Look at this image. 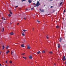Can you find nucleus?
Here are the masks:
<instances>
[{
  "mask_svg": "<svg viewBox=\"0 0 66 66\" xmlns=\"http://www.w3.org/2000/svg\"><path fill=\"white\" fill-rule=\"evenodd\" d=\"M39 5H40V4L39 3V1H38L37 3L35 4V6H34V7H35L36 6H38Z\"/></svg>",
  "mask_w": 66,
  "mask_h": 66,
  "instance_id": "obj_1",
  "label": "nucleus"
},
{
  "mask_svg": "<svg viewBox=\"0 0 66 66\" xmlns=\"http://www.w3.org/2000/svg\"><path fill=\"white\" fill-rule=\"evenodd\" d=\"M66 58H65V56L64 55H63V59H62V60L63 61H64L65 60H66Z\"/></svg>",
  "mask_w": 66,
  "mask_h": 66,
  "instance_id": "obj_2",
  "label": "nucleus"
},
{
  "mask_svg": "<svg viewBox=\"0 0 66 66\" xmlns=\"http://www.w3.org/2000/svg\"><path fill=\"white\" fill-rule=\"evenodd\" d=\"M21 47H24V44H22L21 46Z\"/></svg>",
  "mask_w": 66,
  "mask_h": 66,
  "instance_id": "obj_3",
  "label": "nucleus"
},
{
  "mask_svg": "<svg viewBox=\"0 0 66 66\" xmlns=\"http://www.w3.org/2000/svg\"><path fill=\"white\" fill-rule=\"evenodd\" d=\"M63 39L62 38H60V39L59 41L60 42H61V41Z\"/></svg>",
  "mask_w": 66,
  "mask_h": 66,
  "instance_id": "obj_4",
  "label": "nucleus"
},
{
  "mask_svg": "<svg viewBox=\"0 0 66 66\" xmlns=\"http://www.w3.org/2000/svg\"><path fill=\"white\" fill-rule=\"evenodd\" d=\"M30 48H31V47H30V46H27V49H30Z\"/></svg>",
  "mask_w": 66,
  "mask_h": 66,
  "instance_id": "obj_5",
  "label": "nucleus"
},
{
  "mask_svg": "<svg viewBox=\"0 0 66 66\" xmlns=\"http://www.w3.org/2000/svg\"><path fill=\"white\" fill-rule=\"evenodd\" d=\"M29 58L30 59H32V56H30L29 57Z\"/></svg>",
  "mask_w": 66,
  "mask_h": 66,
  "instance_id": "obj_6",
  "label": "nucleus"
},
{
  "mask_svg": "<svg viewBox=\"0 0 66 66\" xmlns=\"http://www.w3.org/2000/svg\"><path fill=\"white\" fill-rule=\"evenodd\" d=\"M28 2H29V3H31L32 1H30V0H28Z\"/></svg>",
  "mask_w": 66,
  "mask_h": 66,
  "instance_id": "obj_7",
  "label": "nucleus"
},
{
  "mask_svg": "<svg viewBox=\"0 0 66 66\" xmlns=\"http://www.w3.org/2000/svg\"><path fill=\"white\" fill-rule=\"evenodd\" d=\"M9 13L10 14H12V12L11 11V10L9 11Z\"/></svg>",
  "mask_w": 66,
  "mask_h": 66,
  "instance_id": "obj_8",
  "label": "nucleus"
},
{
  "mask_svg": "<svg viewBox=\"0 0 66 66\" xmlns=\"http://www.w3.org/2000/svg\"><path fill=\"white\" fill-rule=\"evenodd\" d=\"M25 34H24V32H23L22 33V36H24Z\"/></svg>",
  "mask_w": 66,
  "mask_h": 66,
  "instance_id": "obj_9",
  "label": "nucleus"
},
{
  "mask_svg": "<svg viewBox=\"0 0 66 66\" xmlns=\"http://www.w3.org/2000/svg\"><path fill=\"white\" fill-rule=\"evenodd\" d=\"M42 53H45V52H46V51H45V50H43V51H42Z\"/></svg>",
  "mask_w": 66,
  "mask_h": 66,
  "instance_id": "obj_10",
  "label": "nucleus"
},
{
  "mask_svg": "<svg viewBox=\"0 0 66 66\" xmlns=\"http://www.w3.org/2000/svg\"><path fill=\"white\" fill-rule=\"evenodd\" d=\"M10 35H13L14 33L13 32H11L10 34Z\"/></svg>",
  "mask_w": 66,
  "mask_h": 66,
  "instance_id": "obj_11",
  "label": "nucleus"
},
{
  "mask_svg": "<svg viewBox=\"0 0 66 66\" xmlns=\"http://www.w3.org/2000/svg\"><path fill=\"white\" fill-rule=\"evenodd\" d=\"M23 59H25V60H26V59H27V57H23Z\"/></svg>",
  "mask_w": 66,
  "mask_h": 66,
  "instance_id": "obj_12",
  "label": "nucleus"
},
{
  "mask_svg": "<svg viewBox=\"0 0 66 66\" xmlns=\"http://www.w3.org/2000/svg\"><path fill=\"white\" fill-rule=\"evenodd\" d=\"M9 46H7L6 47V49H8L9 48Z\"/></svg>",
  "mask_w": 66,
  "mask_h": 66,
  "instance_id": "obj_13",
  "label": "nucleus"
},
{
  "mask_svg": "<svg viewBox=\"0 0 66 66\" xmlns=\"http://www.w3.org/2000/svg\"><path fill=\"white\" fill-rule=\"evenodd\" d=\"M23 31H24V32H26V31H27V30H25V29H23Z\"/></svg>",
  "mask_w": 66,
  "mask_h": 66,
  "instance_id": "obj_14",
  "label": "nucleus"
},
{
  "mask_svg": "<svg viewBox=\"0 0 66 66\" xmlns=\"http://www.w3.org/2000/svg\"><path fill=\"white\" fill-rule=\"evenodd\" d=\"M8 52H10V51L8 50L6 52V53L7 54L8 53Z\"/></svg>",
  "mask_w": 66,
  "mask_h": 66,
  "instance_id": "obj_15",
  "label": "nucleus"
},
{
  "mask_svg": "<svg viewBox=\"0 0 66 66\" xmlns=\"http://www.w3.org/2000/svg\"><path fill=\"white\" fill-rule=\"evenodd\" d=\"M2 47H3V49H4V48H5V47H4V45Z\"/></svg>",
  "mask_w": 66,
  "mask_h": 66,
  "instance_id": "obj_16",
  "label": "nucleus"
},
{
  "mask_svg": "<svg viewBox=\"0 0 66 66\" xmlns=\"http://www.w3.org/2000/svg\"><path fill=\"white\" fill-rule=\"evenodd\" d=\"M49 53L50 54H52L53 53L52 52H50Z\"/></svg>",
  "mask_w": 66,
  "mask_h": 66,
  "instance_id": "obj_17",
  "label": "nucleus"
},
{
  "mask_svg": "<svg viewBox=\"0 0 66 66\" xmlns=\"http://www.w3.org/2000/svg\"><path fill=\"white\" fill-rule=\"evenodd\" d=\"M59 45H60V44H59L58 46V48H60V46Z\"/></svg>",
  "mask_w": 66,
  "mask_h": 66,
  "instance_id": "obj_18",
  "label": "nucleus"
},
{
  "mask_svg": "<svg viewBox=\"0 0 66 66\" xmlns=\"http://www.w3.org/2000/svg\"><path fill=\"white\" fill-rule=\"evenodd\" d=\"M62 3H63V2L60 3V5H62Z\"/></svg>",
  "mask_w": 66,
  "mask_h": 66,
  "instance_id": "obj_19",
  "label": "nucleus"
},
{
  "mask_svg": "<svg viewBox=\"0 0 66 66\" xmlns=\"http://www.w3.org/2000/svg\"><path fill=\"white\" fill-rule=\"evenodd\" d=\"M39 53H40V51H39L38 52H37V54H39Z\"/></svg>",
  "mask_w": 66,
  "mask_h": 66,
  "instance_id": "obj_20",
  "label": "nucleus"
},
{
  "mask_svg": "<svg viewBox=\"0 0 66 66\" xmlns=\"http://www.w3.org/2000/svg\"><path fill=\"white\" fill-rule=\"evenodd\" d=\"M10 64H11V63H12V61H10Z\"/></svg>",
  "mask_w": 66,
  "mask_h": 66,
  "instance_id": "obj_21",
  "label": "nucleus"
},
{
  "mask_svg": "<svg viewBox=\"0 0 66 66\" xmlns=\"http://www.w3.org/2000/svg\"><path fill=\"white\" fill-rule=\"evenodd\" d=\"M9 17H10V16H12V15H11L10 14H9Z\"/></svg>",
  "mask_w": 66,
  "mask_h": 66,
  "instance_id": "obj_22",
  "label": "nucleus"
},
{
  "mask_svg": "<svg viewBox=\"0 0 66 66\" xmlns=\"http://www.w3.org/2000/svg\"><path fill=\"white\" fill-rule=\"evenodd\" d=\"M56 28H59V26H56Z\"/></svg>",
  "mask_w": 66,
  "mask_h": 66,
  "instance_id": "obj_23",
  "label": "nucleus"
},
{
  "mask_svg": "<svg viewBox=\"0 0 66 66\" xmlns=\"http://www.w3.org/2000/svg\"><path fill=\"white\" fill-rule=\"evenodd\" d=\"M26 1V0H22V2H23V1Z\"/></svg>",
  "mask_w": 66,
  "mask_h": 66,
  "instance_id": "obj_24",
  "label": "nucleus"
},
{
  "mask_svg": "<svg viewBox=\"0 0 66 66\" xmlns=\"http://www.w3.org/2000/svg\"><path fill=\"white\" fill-rule=\"evenodd\" d=\"M37 22H40V21H38V20H37Z\"/></svg>",
  "mask_w": 66,
  "mask_h": 66,
  "instance_id": "obj_25",
  "label": "nucleus"
},
{
  "mask_svg": "<svg viewBox=\"0 0 66 66\" xmlns=\"http://www.w3.org/2000/svg\"><path fill=\"white\" fill-rule=\"evenodd\" d=\"M4 28H3V31H2V32H3V31H4Z\"/></svg>",
  "mask_w": 66,
  "mask_h": 66,
  "instance_id": "obj_26",
  "label": "nucleus"
},
{
  "mask_svg": "<svg viewBox=\"0 0 66 66\" xmlns=\"http://www.w3.org/2000/svg\"><path fill=\"white\" fill-rule=\"evenodd\" d=\"M44 12V10H42V12Z\"/></svg>",
  "mask_w": 66,
  "mask_h": 66,
  "instance_id": "obj_27",
  "label": "nucleus"
},
{
  "mask_svg": "<svg viewBox=\"0 0 66 66\" xmlns=\"http://www.w3.org/2000/svg\"><path fill=\"white\" fill-rule=\"evenodd\" d=\"M23 18L24 19L26 20V19H27V18Z\"/></svg>",
  "mask_w": 66,
  "mask_h": 66,
  "instance_id": "obj_28",
  "label": "nucleus"
},
{
  "mask_svg": "<svg viewBox=\"0 0 66 66\" xmlns=\"http://www.w3.org/2000/svg\"><path fill=\"white\" fill-rule=\"evenodd\" d=\"M25 54V53H22L21 54V55H24Z\"/></svg>",
  "mask_w": 66,
  "mask_h": 66,
  "instance_id": "obj_29",
  "label": "nucleus"
},
{
  "mask_svg": "<svg viewBox=\"0 0 66 66\" xmlns=\"http://www.w3.org/2000/svg\"><path fill=\"white\" fill-rule=\"evenodd\" d=\"M17 7H18V6H16L15 7V8H17Z\"/></svg>",
  "mask_w": 66,
  "mask_h": 66,
  "instance_id": "obj_30",
  "label": "nucleus"
},
{
  "mask_svg": "<svg viewBox=\"0 0 66 66\" xmlns=\"http://www.w3.org/2000/svg\"><path fill=\"white\" fill-rule=\"evenodd\" d=\"M65 9H64V10L63 13H65Z\"/></svg>",
  "mask_w": 66,
  "mask_h": 66,
  "instance_id": "obj_31",
  "label": "nucleus"
},
{
  "mask_svg": "<svg viewBox=\"0 0 66 66\" xmlns=\"http://www.w3.org/2000/svg\"><path fill=\"white\" fill-rule=\"evenodd\" d=\"M33 8H31V10H33Z\"/></svg>",
  "mask_w": 66,
  "mask_h": 66,
  "instance_id": "obj_32",
  "label": "nucleus"
},
{
  "mask_svg": "<svg viewBox=\"0 0 66 66\" xmlns=\"http://www.w3.org/2000/svg\"><path fill=\"white\" fill-rule=\"evenodd\" d=\"M13 54V51H12L11 52V54Z\"/></svg>",
  "mask_w": 66,
  "mask_h": 66,
  "instance_id": "obj_33",
  "label": "nucleus"
},
{
  "mask_svg": "<svg viewBox=\"0 0 66 66\" xmlns=\"http://www.w3.org/2000/svg\"><path fill=\"white\" fill-rule=\"evenodd\" d=\"M34 28H33L32 30H33V31H34Z\"/></svg>",
  "mask_w": 66,
  "mask_h": 66,
  "instance_id": "obj_34",
  "label": "nucleus"
},
{
  "mask_svg": "<svg viewBox=\"0 0 66 66\" xmlns=\"http://www.w3.org/2000/svg\"><path fill=\"white\" fill-rule=\"evenodd\" d=\"M7 61H6V63L7 64Z\"/></svg>",
  "mask_w": 66,
  "mask_h": 66,
  "instance_id": "obj_35",
  "label": "nucleus"
},
{
  "mask_svg": "<svg viewBox=\"0 0 66 66\" xmlns=\"http://www.w3.org/2000/svg\"><path fill=\"white\" fill-rule=\"evenodd\" d=\"M39 10H40V11H42V9H40Z\"/></svg>",
  "mask_w": 66,
  "mask_h": 66,
  "instance_id": "obj_36",
  "label": "nucleus"
},
{
  "mask_svg": "<svg viewBox=\"0 0 66 66\" xmlns=\"http://www.w3.org/2000/svg\"><path fill=\"white\" fill-rule=\"evenodd\" d=\"M2 19H4V18L3 17L2 18Z\"/></svg>",
  "mask_w": 66,
  "mask_h": 66,
  "instance_id": "obj_37",
  "label": "nucleus"
},
{
  "mask_svg": "<svg viewBox=\"0 0 66 66\" xmlns=\"http://www.w3.org/2000/svg\"><path fill=\"white\" fill-rule=\"evenodd\" d=\"M35 3L33 4V5H35Z\"/></svg>",
  "mask_w": 66,
  "mask_h": 66,
  "instance_id": "obj_38",
  "label": "nucleus"
},
{
  "mask_svg": "<svg viewBox=\"0 0 66 66\" xmlns=\"http://www.w3.org/2000/svg\"><path fill=\"white\" fill-rule=\"evenodd\" d=\"M23 42H26V40H23Z\"/></svg>",
  "mask_w": 66,
  "mask_h": 66,
  "instance_id": "obj_39",
  "label": "nucleus"
},
{
  "mask_svg": "<svg viewBox=\"0 0 66 66\" xmlns=\"http://www.w3.org/2000/svg\"><path fill=\"white\" fill-rule=\"evenodd\" d=\"M46 38H48V37H46Z\"/></svg>",
  "mask_w": 66,
  "mask_h": 66,
  "instance_id": "obj_40",
  "label": "nucleus"
},
{
  "mask_svg": "<svg viewBox=\"0 0 66 66\" xmlns=\"http://www.w3.org/2000/svg\"><path fill=\"white\" fill-rule=\"evenodd\" d=\"M52 7H53L52 6H51V8H52Z\"/></svg>",
  "mask_w": 66,
  "mask_h": 66,
  "instance_id": "obj_41",
  "label": "nucleus"
},
{
  "mask_svg": "<svg viewBox=\"0 0 66 66\" xmlns=\"http://www.w3.org/2000/svg\"><path fill=\"white\" fill-rule=\"evenodd\" d=\"M26 10H28V9L26 8Z\"/></svg>",
  "mask_w": 66,
  "mask_h": 66,
  "instance_id": "obj_42",
  "label": "nucleus"
},
{
  "mask_svg": "<svg viewBox=\"0 0 66 66\" xmlns=\"http://www.w3.org/2000/svg\"><path fill=\"white\" fill-rule=\"evenodd\" d=\"M3 19L4 20H5V18H4V19Z\"/></svg>",
  "mask_w": 66,
  "mask_h": 66,
  "instance_id": "obj_43",
  "label": "nucleus"
},
{
  "mask_svg": "<svg viewBox=\"0 0 66 66\" xmlns=\"http://www.w3.org/2000/svg\"><path fill=\"white\" fill-rule=\"evenodd\" d=\"M54 65H55V63H54Z\"/></svg>",
  "mask_w": 66,
  "mask_h": 66,
  "instance_id": "obj_44",
  "label": "nucleus"
},
{
  "mask_svg": "<svg viewBox=\"0 0 66 66\" xmlns=\"http://www.w3.org/2000/svg\"><path fill=\"white\" fill-rule=\"evenodd\" d=\"M0 66H2L1 64H0Z\"/></svg>",
  "mask_w": 66,
  "mask_h": 66,
  "instance_id": "obj_45",
  "label": "nucleus"
},
{
  "mask_svg": "<svg viewBox=\"0 0 66 66\" xmlns=\"http://www.w3.org/2000/svg\"><path fill=\"white\" fill-rule=\"evenodd\" d=\"M17 24H19V23H18Z\"/></svg>",
  "mask_w": 66,
  "mask_h": 66,
  "instance_id": "obj_46",
  "label": "nucleus"
},
{
  "mask_svg": "<svg viewBox=\"0 0 66 66\" xmlns=\"http://www.w3.org/2000/svg\"><path fill=\"white\" fill-rule=\"evenodd\" d=\"M46 37H48V35H47V36H46Z\"/></svg>",
  "mask_w": 66,
  "mask_h": 66,
  "instance_id": "obj_47",
  "label": "nucleus"
},
{
  "mask_svg": "<svg viewBox=\"0 0 66 66\" xmlns=\"http://www.w3.org/2000/svg\"><path fill=\"white\" fill-rule=\"evenodd\" d=\"M10 23L11 24H12V23H11H11Z\"/></svg>",
  "mask_w": 66,
  "mask_h": 66,
  "instance_id": "obj_48",
  "label": "nucleus"
},
{
  "mask_svg": "<svg viewBox=\"0 0 66 66\" xmlns=\"http://www.w3.org/2000/svg\"><path fill=\"white\" fill-rule=\"evenodd\" d=\"M25 11H26H26H27L26 10Z\"/></svg>",
  "mask_w": 66,
  "mask_h": 66,
  "instance_id": "obj_49",
  "label": "nucleus"
},
{
  "mask_svg": "<svg viewBox=\"0 0 66 66\" xmlns=\"http://www.w3.org/2000/svg\"><path fill=\"white\" fill-rule=\"evenodd\" d=\"M44 6H45V5H44Z\"/></svg>",
  "mask_w": 66,
  "mask_h": 66,
  "instance_id": "obj_50",
  "label": "nucleus"
},
{
  "mask_svg": "<svg viewBox=\"0 0 66 66\" xmlns=\"http://www.w3.org/2000/svg\"><path fill=\"white\" fill-rule=\"evenodd\" d=\"M6 66H7V65H6Z\"/></svg>",
  "mask_w": 66,
  "mask_h": 66,
  "instance_id": "obj_51",
  "label": "nucleus"
},
{
  "mask_svg": "<svg viewBox=\"0 0 66 66\" xmlns=\"http://www.w3.org/2000/svg\"><path fill=\"white\" fill-rule=\"evenodd\" d=\"M63 0H63L62 1H63Z\"/></svg>",
  "mask_w": 66,
  "mask_h": 66,
  "instance_id": "obj_52",
  "label": "nucleus"
},
{
  "mask_svg": "<svg viewBox=\"0 0 66 66\" xmlns=\"http://www.w3.org/2000/svg\"><path fill=\"white\" fill-rule=\"evenodd\" d=\"M50 1H51V0H50Z\"/></svg>",
  "mask_w": 66,
  "mask_h": 66,
  "instance_id": "obj_53",
  "label": "nucleus"
},
{
  "mask_svg": "<svg viewBox=\"0 0 66 66\" xmlns=\"http://www.w3.org/2000/svg\"><path fill=\"white\" fill-rule=\"evenodd\" d=\"M48 15H49V14H48Z\"/></svg>",
  "mask_w": 66,
  "mask_h": 66,
  "instance_id": "obj_54",
  "label": "nucleus"
},
{
  "mask_svg": "<svg viewBox=\"0 0 66 66\" xmlns=\"http://www.w3.org/2000/svg\"><path fill=\"white\" fill-rule=\"evenodd\" d=\"M39 1L40 0H39Z\"/></svg>",
  "mask_w": 66,
  "mask_h": 66,
  "instance_id": "obj_55",
  "label": "nucleus"
}]
</instances>
